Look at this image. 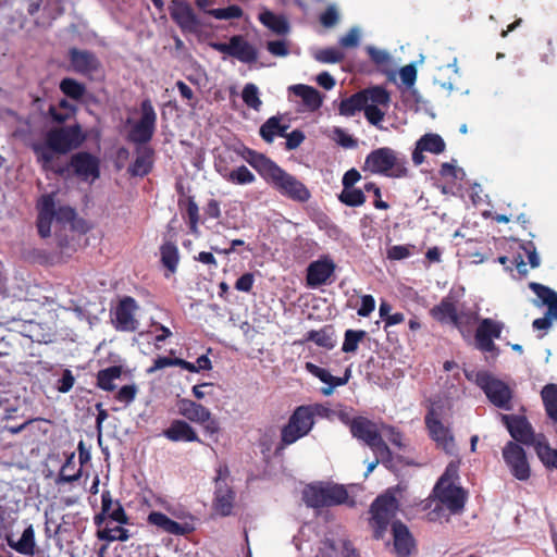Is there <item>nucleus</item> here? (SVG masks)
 Masks as SVG:
<instances>
[{"instance_id": "1", "label": "nucleus", "mask_w": 557, "mask_h": 557, "mask_svg": "<svg viewBox=\"0 0 557 557\" xmlns=\"http://www.w3.org/2000/svg\"><path fill=\"white\" fill-rule=\"evenodd\" d=\"M86 139L87 135L79 123L54 126L46 132L42 140L33 143L30 149L42 171L66 177L67 166L54 165L55 156L78 149Z\"/></svg>"}, {"instance_id": "2", "label": "nucleus", "mask_w": 557, "mask_h": 557, "mask_svg": "<svg viewBox=\"0 0 557 557\" xmlns=\"http://www.w3.org/2000/svg\"><path fill=\"white\" fill-rule=\"evenodd\" d=\"M362 171L391 178H404L409 175L406 156L389 147H381L372 150L366 157Z\"/></svg>"}, {"instance_id": "3", "label": "nucleus", "mask_w": 557, "mask_h": 557, "mask_svg": "<svg viewBox=\"0 0 557 557\" xmlns=\"http://www.w3.org/2000/svg\"><path fill=\"white\" fill-rule=\"evenodd\" d=\"M443 405L432 403L424 416V424L429 437L435 443L437 449L446 455L457 456L458 446L451 428L442 421Z\"/></svg>"}, {"instance_id": "4", "label": "nucleus", "mask_w": 557, "mask_h": 557, "mask_svg": "<svg viewBox=\"0 0 557 557\" xmlns=\"http://www.w3.org/2000/svg\"><path fill=\"white\" fill-rule=\"evenodd\" d=\"M314 423L315 419H312V411L309 406L296 407L287 423L281 429V438L274 454L276 456L281 455L286 447L307 436L313 429Z\"/></svg>"}, {"instance_id": "5", "label": "nucleus", "mask_w": 557, "mask_h": 557, "mask_svg": "<svg viewBox=\"0 0 557 557\" xmlns=\"http://www.w3.org/2000/svg\"><path fill=\"white\" fill-rule=\"evenodd\" d=\"M348 492L344 485L332 482H315L302 491L305 504L313 509L339 506L348 500Z\"/></svg>"}, {"instance_id": "6", "label": "nucleus", "mask_w": 557, "mask_h": 557, "mask_svg": "<svg viewBox=\"0 0 557 557\" xmlns=\"http://www.w3.org/2000/svg\"><path fill=\"white\" fill-rule=\"evenodd\" d=\"M397 509V499L392 494L379 495L373 500L369 510V525L372 530L373 539L377 541L384 539L388 525H392Z\"/></svg>"}, {"instance_id": "7", "label": "nucleus", "mask_w": 557, "mask_h": 557, "mask_svg": "<svg viewBox=\"0 0 557 557\" xmlns=\"http://www.w3.org/2000/svg\"><path fill=\"white\" fill-rule=\"evenodd\" d=\"M350 433L352 437L367 445L375 456H381L383 460L389 459L391 449L375 422L362 416L355 417Z\"/></svg>"}, {"instance_id": "8", "label": "nucleus", "mask_w": 557, "mask_h": 557, "mask_svg": "<svg viewBox=\"0 0 557 557\" xmlns=\"http://www.w3.org/2000/svg\"><path fill=\"white\" fill-rule=\"evenodd\" d=\"M281 196L295 202L305 203L311 198L309 188L295 175L280 165L267 181Z\"/></svg>"}, {"instance_id": "9", "label": "nucleus", "mask_w": 557, "mask_h": 557, "mask_svg": "<svg viewBox=\"0 0 557 557\" xmlns=\"http://www.w3.org/2000/svg\"><path fill=\"white\" fill-rule=\"evenodd\" d=\"M475 383L492 405L507 411L512 409L513 392L507 383L485 371L476 373Z\"/></svg>"}, {"instance_id": "10", "label": "nucleus", "mask_w": 557, "mask_h": 557, "mask_svg": "<svg viewBox=\"0 0 557 557\" xmlns=\"http://www.w3.org/2000/svg\"><path fill=\"white\" fill-rule=\"evenodd\" d=\"M178 413L186 421L197 423L210 436L219 434L221 428L219 420L203 405L188 398H181L176 403Z\"/></svg>"}, {"instance_id": "11", "label": "nucleus", "mask_w": 557, "mask_h": 557, "mask_svg": "<svg viewBox=\"0 0 557 557\" xmlns=\"http://www.w3.org/2000/svg\"><path fill=\"white\" fill-rule=\"evenodd\" d=\"M460 294L454 288L449 290L448 295L443 297L438 305L430 310V315L437 322L445 324L450 323L461 334H463L465 322L463 319L470 320L471 314L458 313L457 302Z\"/></svg>"}, {"instance_id": "12", "label": "nucleus", "mask_w": 557, "mask_h": 557, "mask_svg": "<svg viewBox=\"0 0 557 557\" xmlns=\"http://www.w3.org/2000/svg\"><path fill=\"white\" fill-rule=\"evenodd\" d=\"M157 113L150 99H145L140 103V119L131 128L127 139L136 145L149 143L156 132Z\"/></svg>"}, {"instance_id": "13", "label": "nucleus", "mask_w": 557, "mask_h": 557, "mask_svg": "<svg viewBox=\"0 0 557 557\" xmlns=\"http://www.w3.org/2000/svg\"><path fill=\"white\" fill-rule=\"evenodd\" d=\"M211 48L227 54L245 64H253L258 60V50L242 35H234L228 42H211Z\"/></svg>"}, {"instance_id": "14", "label": "nucleus", "mask_w": 557, "mask_h": 557, "mask_svg": "<svg viewBox=\"0 0 557 557\" xmlns=\"http://www.w3.org/2000/svg\"><path fill=\"white\" fill-rule=\"evenodd\" d=\"M503 329L504 324L502 322L491 318L482 319L474 334L476 349L482 352H490L493 357H497L499 349L495 345L494 339L500 338Z\"/></svg>"}, {"instance_id": "15", "label": "nucleus", "mask_w": 557, "mask_h": 557, "mask_svg": "<svg viewBox=\"0 0 557 557\" xmlns=\"http://www.w3.org/2000/svg\"><path fill=\"white\" fill-rule=\"evenodd\" d=\"M66 166L67 172L71 169L73 174L84 182H94L100 177V160L87 151L72 154Z\"/></svg>"}, {"instance_id": "16", "label": "nucleus", "mask_w": 557, "mask_h": 557, "mask_svg": "<svg viewBox=\"0 0 557 557\" xmlns=\"http://www.w3.org/2000/svg\"><path fill=\"white\" fill-rule=\"evenodd\" d=\"M529 287L541 300V305L547 306L546 314L543 318L535 319L532 326L536 330H548L552 326V319L557 321V293L536 282H531Z\"/></svg>"}, {"instance_id": "17", "label": "nucleus", "mask_w": 557, "mask_h": 557, "mask_svg": "<svg viewBox=\"0 0 557 557\" xmlns=\"http://www.w3.org/2000/svg\"><path fill=\"white\" fill-rule=\"evenodd\" d=\"M67 58L70 69L85 77L92 78L95 74L101 70V62L95 52L90 50H82L76 47L69 49Z\"/></svg>"}, {"instance_id": "18", "label": "nucleus", "mask_w": 557, "mask_h": 557, "mask_svg": "<svg viewBox=\"0 0 557 557\" xmlns=\"http://www.w3.org/2000/svg\"><path fill=\"white\" fill-rule=\"evenodd\" d=\"M503 458L511 474L519 481H527L531 475L524 449L515 442H508L503 448Z\"/></svg>"}, {"instance_id": "19", "label": "nucleus", "mask_w": 557, "mask_h": 557, "mask_svg": "<svg viewBox=\"0 0 557 557\" xmlns=\"http://www.w3.org/2000/svg\"><path fill=\"white\" fill-rule=\"evenodd\" d=\"M138 310L137 301L131 296L120 299L114 311V326L121 332H135L138 329V321L135 313Z\"/></svg>"}, {"instance_id": "20", "label": "nucleus", "mask_w": 557, "mask_h": 557, "mask_svg": "<svg viewBox=\"0 0 557 557\" xmlns=\"http://www.w3.org/2000/svg\"><path fill=\"white\" fill-rule=\"evenodd\" d=\"M393 548L397 557H410L417 552V543L408 527L400 520L392 522Z\"/></svg>"}, {"instance_id": "21", "label": "nucleus", "mask_w": 557, "mask_h": 557, "mask_svg": "<svg viewBox=\"0 0 557 557\" xmlns=\"http://www.w3.org/2000/svg\"><path fill=\"white\" fill-rule=\"evenodd\" d=\"M434 494L436 498L453 513L460 512L466 504L467 492L456 484H435Z\"/></svg>"}, {"instance_id": "22", "label": "nucleus", "mask_w": 557, "mask_h": 557, "mask_svg": "<svg viewBox=\"0 0 557 557\" xmlns=\"http://www.w3.org/2000/svg\"><path fill=\"white\" fill-rule=\"evenodd\" d=\"M502 421L515 441L525 445L534 444L532 425L524 416L502 414Z\"/></svg>"}, {"instance_id": "23", "label": "nucleus", "mask_w": 557, "mask_h": 557, "mask_svg": "<svg viewBox=\"0 0 557 557\" xmlns=\"http://www.w3.org/2000/svg\"><path fill=\"white\" fill-rule=\"evenodd\" d=\"M54 196V193L42 195L37 203V228L42 238L49 237L51 233V223L55 214Z\"/></svg>"}, {"instance_id": "24", "label": "nucleus", "mask_w": 557, "mask_h": 557, "mask_svg": "<svg viewBox=\"0 0 557 557\" xmlns=\"http://www.w3.org/2000/svg\"><path fill=\"white\" fill-rule=\"evenodd\" d=\"M170 15L183 30L193 32L199 26V20L193 8L184 0H174L172 2Z\"/></svg>"}, {"instance_id": "25", "label": "nucleus", "mask_w": 557, "mask_h": 557, "mask_svg": "<svg viewBox=\"0 0 557 557\" xmlns=\"http://www.w3.org/2000/svg\"><path fill=\"white\" fill-rule=\"evenodd\" d=\"M305 368L310 374L329 385L321 388V393L325 396L331 395L335 387L346 385L351 376L349 368L345 370L343 376H334L326 369H323L312 362H307Z\"/></svg>"}, {"instance_id": "26", "label": "nucleus", "mask_w": 557, "mask_h": 557, "mask_svg": "<svg viewBox=\"0 0 557 557\" xmlns=\"http://www.w3.org/2000/svg\"><path fill=\"white\" fill-rule=\"evenodd\" d=\"M335 271V263L329 258L311 262L307 268L306 281L310 287H318L327 282Z\"/></svg>"}, {"instance_id": "27", "label": "nucleus", "mask_w": 557, "mask_h": 557, "mask_svg": "<svg viewBox=\"0 0 557 557\" xmlns=\"http://www.w3.org/2000/svg\"><path fill=\"white\" fill-rule=\"evenodd\" d=\"M162 434L171 442L202 443L196 430L182 419H174Z\"/></svg>"}, {"instance_id": "28", "label": "nucleus", "mask_w": 557, "mask_h": 557, "mask_svg": "<svg viewBox=\"0 0 557 557\" xmlns=\"http://www.w3.org/2000/svg\"><path fill=\"white\" fill-rule=\"evenodd\" d=\"M147 522L173 535H187L193 531L190 524L176 522L160 511H151L147 517Z\"/></svg>"}, {"instance_id": "29", "label": "nucleus", "mask_w": 557, "mask_h": 557, "mask_svg": "<svg viewBox=\"0 0 557 557\" xmlns=\"http://www.w3.org/2000/svg\"><path fill=\"white\" fill-rule=\"evenodd\" d=\"M245 159L265 182L278 166L276 162L263 153H259L251 149H247V156H245Z\"/></svg>"}, {"instance_id": "30", "label": "nucleus", "mask_w": 557, "mask_h": 557, "mask_svg": "<svg viewBox=\"0 0 557 557\" xmlns=\"http://www.w3.org/2000/svg\"><path fill=\"white\" fill-rule=\"evenodd\" d=\"M245 159L265 182L278 166L276 162L263 153H259L251 149H247V156H245Z\"/></svg>"}, {"instance_id": "31", "label": "nucleus", "mask_w": 557, "mask_h": 557, "mask_svg": "<svg viewBox=\"0 0 557 557\" xmlns=\"http://www.w3.org/2000/svg\"><path fill=\"white\" fill-rule=\"evenodd\" d=\"M245 159L265 182L278 166L276 162L263 153H259L251 149H247V156H245Z\"/></svg>"}, {"instance_id": "32", "label": "nucleus", "mask_w": 557, "mask_h": 557, "mask_svg": "<svg viewBox=\"0 0 557 557\" xmlns=\"http://www.w3.org/2000/svg\"><path fill=\"white\" fill-rule=\"evenodd\" d=\"M235 497L236 494L231 486H216L213 499L214 510L223 517L230 516L234 507Z\"/></svg>"}, {"instance_id": "33", "label": "nucleus", "mask_w": 557, "mask_h": 557, "mask_svg": "<svg viewBox=\"0 0 557 557\" xmlns=\"http://www.w3.org/2000/svg\"><path fill=\"white\" fill-rule=\"evenodd\" d=\"M8 545L25 556H34L36 552V537L33 524L26 527L22 533L20 540L15 541L11 537H7Z\"/></svg>"}, {"instance_id": "34", "label": "nucleus", "mask_w": 557, "mask_h": 557, "mask_svg": "<svg viewBox=\"0 0 557 557\" xmlns=\"http://www.w3.org/2000/svg\"><path fill=\"white\" fill-rule=\"evenodd\" d=\"M260 23L276 35L283 36L288 34L290 26L287 18L283 15L264 10L259 14Z\"/></svg>"}, {"instance_id": "35", "label": "nucleus", "mask_w": 557, "mask_h": 557, "mask_svg": "<svg viewBox=\"0 0 557 557\" xmlns=\"http://www.w3.org/2000/svg\"><path fill=\"white\" fill-rule=\"evenodd\" d=\"M306 342H313L317 346L331 350L336 345L333 325H324L320 330H311L306 334Z\"/></svg>"}, {"instance_id": "36", "label": "nucleus", "mask_w": 557, "mask_h": 557, "mask_svg": "<svg viewBox=\"0 0 557 557\" xmlns=\"http://www.w3.org/2000/svg\"><path fill=\"white\" fill-rule=\"evenodd\" d=\"M137 157L128 168V173L132 176L144 177L152 170V153L150 148L137 149Z\"/></svg>"}, {"instance_id": "37", "label": "nucleus", "mask_w": 557, "mask_h": 557, "mask_svg": "<svg viewBox=\"0 0 557 557\" xmlns=\"http://www.w3.org/2000/svg\"><path fill=\"white\" fill-rule=\"evenodd\" d=\"M290 90L301 98L304 104L309 111H315L322 106L321 94L308 85H294Z\"/></svg>"}, {"instance_id": "38", "label": "nucleus", "mask_w": 557, "mask_h": 557, "mask_svg": "<svg viewBox=\"0 0 557 557\" xmlns=\"http://www.w3.org/2000/svg\"><path fill=\"white\" fill-rule=\"evenodd\" d=\"M288 125L281 124L280 116H271L269 117L260 127L259 134L261 138L271 144L273 143L275 136L285 137Z\"/></svg>"}, {"instance_id": "39", "label": "nucleus", "mask_w": 557, "mask_h": 557, "mask_svg": "<svg viewBox=\"0 0 557 557\" xmlns=\"http://www.w3.org/2000/svg\"><path fill=\"white\" fill-rule=\"evenodd\" d=\"M122 372L121 366H111L99 370L96 376L97 387L106 392H113L116 388L114 381L121 377Z\"/></svg>"}, {"instance_id": "40", "label": "nucleus", "mask_w": 557, "mask_h": 557, "mask_svg": "<svg viewBox=\"0 0 557 557\" xmlns=\"http://www.w3.org/2000/svg\"><path fill=\"white\" fill-rule=\"evenodd\" d=\"M75 469V460H74V454H71L63 466L60 469V472L55 479L57 485H62L65 483H73L75 481H78L82 476L83 470L82 467H79L76 471Z\"/></svg>"}, {"instance_id": "41", "label": "nucleus", "mask_w": 557, "mask_h": 557, "mask_svg": "<svg viewBox=\"0 0 557 557\" xmlns=\"http://www.w3.org/2000/svg\"><path fill=\"white\" fill-rule=\"evenodd\" d=\"M180 208L185 209V215L184 218L187 219L188 227L190 233L197 235L199 233L198 224H199V208L198 205L195 201V198L193 196H189L186 198V200L178 201Z\"/></svg>"}, {"instance_id": "42", "label": "nucleus", "mask_w": 557, "mask_h": 557, "mask_svg": "<svg viewBox=\"0 0 557 557\" xmlns=\"http://www.w3.org/2000/svg\"><path fill=\"white\" fill-rule=\"evenodd\" d=\"M546 414L557 423V385L547 384L541 392Z\"/></svg>"}, {"instance_id": "43", "label": "nucleus", "mask_w": 557, "mask_h": 557, "mask_svg": "<svg viewBox=\"0 0 557 557\" xmlns=\"http://www.w3.org/2000/svg\"><path fill=\"white\" fill-rule=\"evenodd\" d=\"M535 451L546 468L557 470V449L552 448L544 436L535 443Z\"/></svg>"}, {"instance_id": "44", "label": "nucleus", "mask_w": 557, "mask_h": 557, "mask_svg": "<svg viewBox=\"0 0 557 557\" xmlns=\"http://www.w3.org/2000/svg\"><path fill=\"white\" fill-rule=\"evenodd\" d=\"M122 525L123 524L111 528L107 523L102 529L97 530L96 536L98 540L104 541L107 543L114 541L126 542L131 537V533Z\"/></svg>"}, {"instance_id": "45", "label": "nucleus", "mask_w": 557, "mask_h": 557, "mask_svg": "<svg viewBox=\"0 0 557 557\" xmlns=\"http://www.w3.org/2000/svg\"><path fill=\"white\" fill-rule=\"evenodd\" d=\"M366 101L362 91H358L341 101L338 111L341 115L354 116L357 112L364 109Z\"/></svg>"}, {"instance_id": "46", "label": "nucleus", "mask_w": 557, "mask_h": 557, "mask_svg": "<svg viewBox=\"0 0 557 557\" xmlns=\"http://www.w3.org/2000/svg\"><path fill=\"white\" fill-rule=\"evenodd\" d=\"M161 263L171 273L176 272L180 262V255L176 245L172 242H165L160 247Z\"/></svg>"}, {"instance_id": "47", "label": "nucleus", "mask_w": 557, "mask_h": 557, "mask_svg": "<svg viewBox=\"0 0 557 557\" xmlns=\"http://www.w3.org/2000/svg\"><path fill=\"white\" fill-rule=\"evenodd\" d=\"M366 104H374L376 107H388L391 102L389 92L382 86H373L361 90Z\"/></svg>"}, {"instance_id": "48", "label": "nucleus", "mask_w": 557, "mask_h": 557, "mask_svg": "<svg viewBox=\"0 0 557 557\" xmlns=\"http://www.w3.org/2000/svg\"><path fill=\"white\" fill-rule=\"evenodd\" d=\"M59 88L64 96L73 100H81L86 94V86L72 77L63 78Z\"/></svg>"}, {"instance_id": "49", "label": "nucleus", "mask_w": 557, "mask_h": 557, "mask_svg": "<svg viewBox=\"0 0 557 557\" xmlns=\"http://www.w3.org/2000/svg\"><path fill=\"white\" fill-rule=\"evenodd\" d=\"M422 149H424L425 152H431L434 154H440L444 152L446 148V144L444 139L438 135L434 133H428L420 137L418 140Z\"/></svg>"}, {"instance_id": "50", "label": "nucleus", "mask_w": 557, "mask_h": 557, "mask_svg": "<svg viewBox=\"0 0 557 557\" xmlns=\"http://www.w3.org/2000/svg\"><path fill=\"white\" fill-rule=\"evenodd\" d=\"M367 335L368 333L363 330H346L342 351L346 354H355L358 349L359 343H361Z\"/></svg>"}, {"instance_id": "51", "label": "nucleus", "mask_w": 557, "mask_h": 557, "mask_svg": "<svg viewBox=\"0 0 557 557\" xmlns=\"http://www.w3.org/2000/svg\"><path fill=\"white\" fill-rule=\"evenodd\" d=\"M364 188H343L341 194L338 195V200L348 207H360L364 205L367 197L364 195Z\"/></svg>"}, {"instance_id": "52", "label": "nucleus", "mask_w": 557, "mask_h": 557, "mask_svg": "<svg viewBox=\"0 0 557 557\" xmlns=\"http://www.w3.org/2000/svg\"><path fill=\"white\" fill-rule=\"evenodd\" d=\"M224 180L235 185H248L256 181V176L246 165H240L226 173Z\"/></svg>"}, {"instance_id": "53", "label": "nucleus", "mask_w": 557, "mask_h": 557, "mask_svg": "<svg viewBox=\"0 0 557 557\" xmlns=\"http://www.w3.org/2000/svg\"><path fill=\"white\" fill-rule=\"evenodd\" d=\"M242 98L246 106H248L249 108L256 111L260 110L262 101L259 98V90L255 84L249 83L245 85L242 92Z\"/></svg>"}, {"instance_id": "54", "label": "nucleus", "mask_w": 557, "mask_h": 557, "mask_svg": "<svg viewBox=\"0 0 557 557\" xmlns=\"http://www.w3.org/2000/svg\"><path fill=\"white\" fill-rule=\"evenodd\" d=\"M206 13L216 20H232L243 16L242 8L236 4L228 5L227 8L210 9Z\"/></svg>"}, {"instance_id": "55", "label": "nucleus", "mask_w": 557, "mask_h": 557, "mask_svg": "<svg viewBox=\"0 0 557 557\" xmlns=\"http://www.w3.org/2000/svg\"><path fill=\"white\" fill-rule=\"evenodd\" d=\"M344 53L336 48H324L315 52L314 59L321 63H338L344 60Z\"/></svg>"}, {"instance_id": "56", "label": "nucleus", "mask_w": 557, "mask_h": 557, "mask_svg": "<svg viewBox=\"0 0 557 557\" xmlns=\"http://www.w3.org/2000/svg\"><path fill=\"white\" fill-rule=\"evenodd\" d=\"M440 175L444 178L449 180L450 182H455L457 180H462L465 176V172L462 169H458L456 165L449 162H444L441 165Z\"/></svg>"}, {"instance_id": "57", "label": "nucleus", "mask_w": 557, "mask_h": 557, "mask_svg": "<svg viewBox=\"0 0 557 557\" xmlns=\"http://www.w3.org/2000/svg\"><path fill=\"white\" fill-rule=\"evenodd\" d=\"M458 469L459 462L450 461L436 484H440V486L449 483L455 484V481L459 479Z\"/></svg>"}, {"instance_id": "58", "label": "nucleus", "mask_w": 557, "mask_h": 557, "mask_svg": "<svg viewBox=\"0 0 557 557\" xmlns=\"http://www.w3.org/2000/svg\"><path fill=\"white\" fill-rule=\"evenodd\" d=\"M138 388L135 384L122 386L115 394V399L124 405H129L136 398Z\"/></svg>"}, {"instance_id": "59", "label": "nucleus", "mask_w": 557, "mask_h": 557, "mask_svg": "<svg viewBox=\"0 0 557 557\" xmlns=\"http://www.w3.org/2000/svg\"><path fill=\"white\" fill-rule=\"evenodd\" d=\"M382 430L386 432L388 441L399 449L405 448L404 434L393 425L382 424Z\"/></svg>"}, {"instance_id": "60", "label": "nucleus", "mask_w": 557, "mask_h": 557, "mask_svg": "<svg viewBox=\"0 0 557 557\" xmlns=\"http://www.w3.org/2000/svg\"><path fill=\"white\" fill-rule=\"evenodd\" d=\"M363 112L368 122L375 126L380 125L385 115V113L374 104H366Z\"/></svg>"}, {"instance_id": "61", "label": "nucleus", "mask_w": 557, "mask_h": 557, "mask_svg": "<svg viewBox=\"0 0 557 557\" xmlns=\"http://www.w3.org/2000/svg\"><path fill=\"white\" fill-rule=\"evenodd\" d=\"M364 190L369 191V193L370 191L373 193V197L375 198L373 206L376 209L387 210L389 208V205L386 201L382 200L381 188L375 183L369 182V183L364 184Z\"/></svg>"}, {"instance_id": "62", "label": "nucleus", "mask_w": 557, "mask_h": 557, "mask_svg": "<svg viewBox=\"0 0 557 557\" xmlns=\"http://www.w3.org/2000/svg\"><path fill=\"white\" fill-rule=\"evenodd\" d=\"M74 383H75V377H74L72 371L69 369H65L62 372L61 379L58 380L57 389L63 394L69 393L73 388Z\"/></svg>"}, {"instance_id": "63", "label": "nucleus", "mask_w": 557, "mask_h": 557, "mask_svg": "<svg viewBox=\"0 0 557 557\" xmlns=\"http://www.w3.org/2000/svg\"><path fill=\"white\" fill-rule=\"evenodd\" d=\"M175 86L177 87L181 97L187 101V104L191 107L193 109L196 108V104L198 102L193 89L185 84L183 81H177Z\"/></svg>"}, {"instance_id": "64", "label": "nucleus", "mask_w": 557, "mask_h": 557, "mask_svg": "<svg viewBox=\"0 0 557 557\" xmlns=\"http://www.w3.org/2000/svg\"><path fill=\"white\" fill-rule=\"evenodd\" d=\"M399 76L401 82L408 86L411 87L414 85L417 81V69L414 64H408L400 69Z\"/></svg>"}]
</instances>
